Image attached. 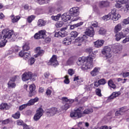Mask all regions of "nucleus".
<instances>
[{
    "mask_svg": "<svg viewBox=\"0 0 129 129\" xmlns=\"http://www.w3.org/2000/svg\"><path fill=\"white\" fill-rule=\"evenodd\" d=\"M92 112H93L92 108L84 109V107H80L75 110L74 112H71L70 115L71 117L74 119H78V118H81V117L84 116V114H90Z\"/></svg>",
    "mask_w": 129,
    "mask_h": 129,
    "instance_id": "1",
    "label": "nucleus"
},
{
    "mask_svg": "<svg viewBox=\"0 0 129 129\" xmlns=\"http://www.w3.org/2000/svg\"><path fill=\"white\" fill-rule=\"evenodd\" d=\"M86 51L89 53V55L86 58L87 62L82 66V70L84 71L93 68V59L96 57L92 48H87Z\"/></svg>",
    "mask_w": 129,
    "mask_h": 129,
    "instance_id": "2",
    "label": "nucleus"
},
{
    "mask_svg": "<svg viewBox=\"0 0 129 129\" xmlns=\"http://www.w3.org/2000/svg\"><path fill=\"white\" fill-rule=\"evenodd\" d=\"M78 16H79V8L73 7L70 10L69 13H64L61 16V19L63 22H67L71 19V17L75 18Z\"/></svg>",
    "mask_w": 129,
    "mask_h": 129,
    "instance_id": "3",
    "label": "nucleus"
},
{
    "mask_svg": "<svg viewBox=\"0 0 129 129\" xmlns=\"http://www.w3.org/2000/svg\"><path fill=\"white\" fill-rule=\"evenodd\" d=\"M3 37V40L0 42V47L3 48L6 46V44L8 42V39H11L12 36L14 35V32L9 29H5L2 32Z\"/></svg>",
    "mask_w": 129,
    "mask_h": 129,
    "instance_id": "4",
    "label": "nucleus"
},
{
    "mask_svg": "<svg viewBox=\"0 0 129 129\" xmlns=\"http://www.w3.org/2000/svg\"><path fill=\"white\" fill-rule=\"evenodd\" d=\"M102 54L106 59H110L112 56L111 55V49L108 46H105L102 50Z\"/></svg>",
    "mask_w": 129,
    "mask_h": 129,
    "instance_id": "5",
    "label": "nucleus"
},
{
    "mask_svg": "<svg viewBox=\"0 0 129 129\" xmlns=\"http://www.w3.org/2000/svg\"><path fill=\"white\" fill-rule=\"evenodd\" d=\"M46 33H47V32L45 30H40L38 32V33H36L34 35V39H36V40H39V39H44L45 36H46Z\"/></svg>",
    "mask_w": 129,
    "mask_h": 129,
    "instance_id": "6",
    "label": "nucleus"
},
{
    "mask_svg": "<svg viewBox=\"0 0 129 129\" xmlns=\"http://www.w3.org/2000/svg\"><path fill=\"white\" fill-rule=\"evenodd\" d=\"M44 113V110L42 108H39L37 111L36 113L34 115V119L35 121L39 120L42 117V115Z\"/></svg>",
    "mask_w": 129,
    "mask_h": 129,
    "instance_id": "7",
    "label": "nucleus"
},
{
    "mask_svg": "<svg viewBox=\"0 0 129 129\" xmlns=\"http://www.w3.org/2000/svg\"><path fill=\"white\" fill-rule=\"evenodd\" d=\"M48 64L51 65V66H53V67H56V66L59 65L58 60H57V56L53 55L50 58Z\"/></svg>",
    "mask_w": 129,
    "mask_h": 129,
    "instance_id": "8",
    "label": "nucleus"
},
{
    "mask_svg": "<svg viewBox=\"0 0 129 129\" xmlns=\"http://www.w3.org/2000/svg\"><path fill=\"white\" fill-rule=\"evenodd\" d=\"M33 78V73L32 72L24 73L22 75V80L23 81H28Z\"/></svg>",
    "mask_w": 129,
    "mask_h": 129,
    "instance_id": "9",
    "label": "nucleus"
},
{
    "mask_svg": "<svg viewBox=\"0 0 129 129\" xmlns=\"http://www.w3.org/2000/svg\"><path fill=\"white\" fill-rule=\"evenodd\" d=\"M75 63V59L73 57H70L68 60H62V64L63 66H72L74 65Z\"/></svg>",
    "mask_w": 129,
    "mask_h": 129,
    "instance_id": "10",
    "label": "nucleus"
},
{
    "mask_svg": "<svg viewBox=\"0 0 129 129\" xmlns=\"http://www.w3.org/2000/svg\"><path fill=\"white\" fill-rule=\"evenodd\" d=\"M58 112L59 110L55 107H52L46 111L47 115H48V116H53V115H54L56 113H58Z\"/></svg>",
    "mask_w": 129,
    "mask_h": 129,
    "instance_id": "11",
    "label": "nucleus"
},
{
    "mask_svg": "<svg viewBox=\"0 0 129 129\" xmlns=\"http://www.w3.org/2000/svg\"><path fill=\"white\" fill-rule=\"evenodd\" d=\"M19 57H23L25 60H29V58H31L32 56L31 52H25V51L21 50L19 53Z\"/></svg>",
    "mask_w": 129,
    "mask_h": 129,
    "instance_id": "12",
    "label": "nucleus"
},
{
    "mask_svg": "<svg viewBox=\"0 0 129 129\" xmlns=\"http://www.w3.org/2000/svg\"><path fill=\"white\" fill-rule=\"evenodd\" d=\"M29 94L28 95L29 97H32V96H34V95L37 94V92H36V86L35 84H31L29 86Z\"/></svg>",
    "mask_w": 129,
    "mask_h": 129,
    "instance_id": "13",
    "label": "nucleus"
},
{
    "mask_svg": "<svg viewBox=\"0 0 129 129\" xmlns=\"http://www.w3.org/2000/svg\"><path fill=\"white\" fill-rule=\"evenodd\" d=\"M116 9H113L111 13V16L112 15V20L113 21H118V19L120 18V15L116 14Z\"/></svg>",
    "mask_w": 129,
    "mask_h": 129,
    "instance_id": "14",
    "label": "nucleus"
},
{
    "mask_svg": "<svg viewBox=\"0 0 129 129\" xmlns=\"http://www.w3.org/2000/svg\"><path fill=\"white\" fill-rule=\"evenodd\" d=\"M116 34L115 35V40L118 42L121 40V39H123V38H125V34H123V32H120L118 33H115Z\"/></svg>",
    "mask_w": 129,
    "mask_h": 129,
    "instance_id": "15",
    "label": "nucleus"
},
{
    "mask_svg": "<svg viewBox=\"0 0 129 129\" xmlns=\"http://www.w3.org/2000/svg\"><path fill=\"white\" fill-rule=\"evenodd\" d=\"M85 34L89 37H93L94 36V29L92 27H89L85 31Z\"/></svg>",
    "mask_w": 129,
    "mask_h": 129,
    "instance_id": "16",
    "label": "nucleus"
},
{
    "mask_svg": "<svg viewBox=\"0 0 129 129\" xmlns=\"http://www.w3.org/2000/svg\"><path fill=\"white\" fill-rule=\"evenodd\" d=\"M116 3H118L120 5H124L125 4V7L127 11H129V1L128 0H116Z\"/></svg>",
    "mask_w": 129,
    "mask_h": 129,
    "instance_id": "17",
    "label": "nucleus"
},
{
    "mask_svg": "<svg viewBox=\"0 0 129 129\" xmlns=\"http://www.w3.org/2000/svg\"><path fill=\"white\" fill-rule=\"evenodd\" d=\"M72 42V39L71 37L68 36L64 38L62 41V43L63 45H66V46H68V45H71V42Z\"/></svg>",
    "mask_w": 129,
    "mask_h": 129,
    "instance_id": "18",
    "label": "nucleus"
},
{
    "mask_svg": "<svg viewBox=\"0 0 129 129\" xmlns=\"http://www.w3.org/2000/svg\"><path fill=\"white\" fill-rule=\"evenodd\" d=\"M74 81H76L75 83L77 86L81 85L82 82H83V79L79 77V76L75 77Z\"/></svg>",
    "mask_w": 129,
    "mask_h": 129,
    "instance_id": "19",
    "label": "nucleus"
},
{
    "mask_svg": "<svg viewBox=\"0 0 129 129\" xmlns=\"http://www.w3.org/2000/svg\"><path fill=\"white\" fill-rule=\"evenodd\" d=\"M104 44V40H98L94 42L95 47L96 48H100L102 46H103Z\"/></svg>",
    "mask_w": 129,
    "mask_h": 129,
    "instance_id": "20",
    "label": "nucleus"
},
{
    "mask_svg": "<svg viewBox=\"0 0 129 129\" xmlns=\"http://www.w3.org/2000/svg\"><path fill=\"white\" fill-rule=\"evenodd\" d=\"M10 17L12 22L13 23V24H15V23H18L20 19H21V17H20V16H15V15L14 14H12Z\"/></svg>",
    "mask_w": 129,
    "mask_h": 129,
    "instance_id": "21",
    "label": "nucleus"
},
{
    "mask_svg": "<svg viewBox=\"0 0 129 129\" xmlns=\"http://www.w3.org/2000/svg\"><path fill=\"white\" fill-rule=\"evenodd\" d=\"M39 101V99L38 97H35L34 99H30L28 103H27L28 106H31V105H34L36 102H38Z\"/></svg>",
    "mask_w": 129,
    "mask_h": 129,
    "instance_id": "22",
    "label": "nucleus"
},
{
    "mask_svg": "<svg viewBox=\"0 0 129 129\" xmlns=\"http://www.w3.org/2000/svg\"><path fill=\"white\" fill-rule=\"evenodd\" d=\"M99 71H100V68L96 67L90 72V74L92 76H96L99 73Z\"/></svg>",
    "mask_w": 129,
    "mask_h": 129,
    "instance_id": "23",
    "label": "nucleus"
},
{
    "mask_svg": "<svg viewBox=\"0 0 129 129\" xmlns=\"http://www.w3.org/2000/svg\"><path fill=\"white\" fill-rule=\"evenodd\" d=\"M108 6H109V2L108 1H101L99 3V7L101 9L108 7Z\"/></svg>",
    "mask_w": 129,
    "mask_h": 129,
    "instance_id": "24",
    "label": "nucleus"
},
{
    "mask_svg": "<svg viewBox=\"0 0 129 129\" xmlns=\"http://www.w3.org/2000/svg\"><path fill=\"white\" fill-rule=\"evenodd\" d=\"M86 59H87L86 57L84 56H83L82 57H79L78 61L77 62V64H78L79 66L82 65L83 63L85 62V61H87V60Z\"/></svg>",
    "mask_w": 129,
    "mask_h": 129,
    "instance_id": "25",
    "label": "nucleus"
},
{
    "mask_svg": "<svg viewBox=\"0 0 129 129\" xmlns=\"http://www.w3.org/2000/svg\"><path fill=\"white\" fill-rule=\"evenodd\" d=\"M119 95H120V92H113L109 97V100H111V99H113L115 98V97H117Z\"/></svg>",
    "mask_w": 129,
    "mask_h": 129,
    "instance_id": "26",
    "label": "nucleus"
},
{
    "mask_svg": "<svg viewBox=\"0 0 129 129\" xmlns=\"http://www.w3.org/2000/svg\"><path fill=\"white\" fill-rule=\"evenodd\" d=\"M125 112V110H124V107H122L119 109V111H116L115 113V115L116 116H119V115H122L123 113Z\"/></svg>",
    "mask_w": 129,
    "mask_h": 129,
    "instance_id": "27",
    "label": "nucleus"
},
{
    "mask_svg": "<svg viewBox=\"0 0 129 129\" xmlns=\"http://www.w3.org/2000/svg\"><path fill=\"white\" fill-rule=\"evenodd\" d=\"M10 108V106L7 103H3L0 105V109L2 110H7Z\"/></svg>",
    "mask_w": 129,
    "mask_h": 129,
    "instance_id": "28",
    "label": "nucleus"
},
{
    "mask_svg": "<svg viewBox=\"0 0 129 129\" xmlns=\"http://www.w3.org/2000/svg\"><path fill=\"white\" fill-rule=\"evenodd\" d=\"M121 29H122V26L120 23H119L115 26L114 32V33H118L120 31H121Z\"/></svg>",
    "mask_w": 129,
    "mask_h": 129,
    "instance_id": "29",
    "label": "nucleus"
},
{
    "mask_svg": "<svg viewBox=\"0 0 129 129\" xmlns=\"http://www.w3.org/2000/svg\"><path fill=\"white\" fill-rule=\"evenodd\" d=\"M66 28H61L60 29V31H59V33L60 34V37H61V38H63L64 37H66V35H67V32H66L65 31V30H66Z\"/></svg>",
    "mask_w": 129,
    "mask_h": 129,
    "instance_id": "30",
    "label": "nucleus"
},
{
    "mask_svg": "<svg viewBox=\"0 0 129 129\" xmlns=\"http://www.w3.org/2000/svg\"><path fill=\"white\" fill-rule=\"evenodd\" d=\"M87 39V37L86 35H84L82 37H79L78 38L76 39V42H83V41H85Z\"/></svg>",
    "mask_w": 129,
    "mask_h": 129,
    "instance_id": "31",
    "label": "nucleus"
},
{
    "mask_svg": "<svg viewBox=\"0 0 129 129\" xmlns=\"http://www.w3.org/2000/svg\"><path fill=\"white\" fill-rule=\"evenodd\" d=\"M83 25V22H81L80 23L74 24L71 26L70 29L73 30L75 28H78V27H80V26H82Z\"/></svg>",
    "mask_w": 129,
    "mask_h": 129,
    "instance_id": "32",
    "label": "nucleus"
},
{
    "mask_svg": "<svg viewBox=\"0 0 129 129\" xmlns=\"http://www.w3.org/2000/svg\"><path fill=\"white\" fill-rule=\"evenodd\" d=\"M108 85L109 87H111V88H113V89H115V88H116V86L113 83V81H112V80H110L108 82Z\"/></svg>",
    "mask_w": 129,
    "mask_h": 129,
    "instance_id": "33",
    "label": "nucleus"
},
{
    "mask_svg": "<svg viewBox=\"0 0 129 129\" xmlns=\"http://www.w3.org/2000/svg\"><path fill=\"white\" fill-rule=\"evenodd\" d=\"M37 24L38 27H43L46 25V21L40 19L38 20Z\"/></svg>",
    "mask_w": 129,
    "mask_h": 129,
    "instance_id": "34",
    "label": "nucleus"
},
{
    "mask_svg": "<svg viewBox=\"0 0 129 129\" xmlns=\"http://www.w3.org/2000/svg\"><path fill=\"white\" fill-rule=\"evenodd\" d=\"M8 85L9 88H15L16 87V84L12 81H10L8 83Z\"/></svg>",
    "mask_w": 129,
    "mask_h": 129,
    "instance_id": "35",
    "label": "nucleus"
},
{
    "mask_svg": "<svg viewBox=\"0 0 129 129\" xmlns=\"http://www.w3.org/2000/svg\"><path fill=\"white\" fill-rule=\"evenodd\" d=\"M78 36V33L76 31H72L71 33V39H73V40H74L76 37Z\"/></svg>",
    "mask_w": 129,
    "mask_h": 129,
    "instance_id": "36",
    "label": "nucleus"
},
{
    "mask_svg": "<svg viewBox=\"0 0 129 129\" xmlns=\"http://www.w3.org/2000/svg\"><path fill=\"white\" fill-rule=\"evenodd\" d=\"M61 18V14H57L56 16H51V19L52 20H53V21H59V19Z\"/></svg>",
    "mask_w": 129,
    "mask_h": 129,
    "instance_id": "37",
    "label": "nucleus"
},
{
    "mask_svg": "<svg viewBox=\"0 0 129 129\" xmlns=\"http://www.w3.org/2000/svg\"><path fill=\"white\" fill-rule=\"evenodd\" d=\"M44 53H45V51L43 49H40L38 51L37 54L34 55V57L35 58H37L38 56H43Z\"/></svg>",
    "mask_w": 129,
    "mask_h": 129,
    "instance_id": "38",
    "label": "nucleus"
},
{
    "mask_svg": "<svg viewBox=\"0 0 129 129\" xmlns=\"http://www.w3.org/2000/svg\"><path fill=\"white\" fill-rule=\"evenodd\" d=\"M11 122H12V119L11 118H8L2 121V124H8V123H11Z\"/></svg>",
    "mask_w": 129,
    "mask_h": 129,
    "instance_id": "39",
    "label": "nucleus"
},
{
    "mask_svg": "<svg viewBox=\"0 0 129 129\" xmlns=\"http://www.w3.org/2000/svg\"><path fill=\"white\" fill-rule=\"evenodd\" d=\"M103 20L104 21H108L109 20H110L111 19V14L110 13H109L107 15H106L102 18Z\"/></svg>",
    "mask_w": 129,
    "mask_h": 129,
    "instance_id": "40",
    "label": "nucleus"
},
{
    "mask_svg": "<svg viewBox=\"0 0 129 129\" xmlns=\"http://www.w3.org/2000/svg\"><path fill=\"white\" fill-rule=\"evenodd\" d=\"M35 18L36 16L34 15L30 16L27 18V22H28V23H32V22L35 20Z\"/></svg>",
    "mask_w": 129,
    "mask_h": 129,
    "instance_id": "41",
    "label": "nucleus"
},
{
    "mask_svg": "<svg viewBox=\"0 0 129 129\" xmlns=\"http://www.w3.org/2000/svg\"><path fill=\"white\" fill-rule=\"evenodd\" d=\"M20 116H21V113H20L19 111H18L16 113H15L14 114L12 115V117L16 119L20 118Z\"/></svg>",
    "mask_w": 129,
    "mask_h": 129,
    "instance_id": "42",
    "label": "nucleus"
},
{
    "mask_svg": "<svg viewBox=\"0 0 129 129\" xmlns=\"http://www.w3.org/2000/svg\"><path fill=\"white\" fill-rule=\"evenodd\" d=\"M37 2L39 5H46L49 3V0H37Z\"/></svg>",
    "mask_w": 129,
    "mask_h": 129,
    "instance_id": "43",
    "label": "nucleus"
},
{
    "mask_svg": "<svg viewBox=\"0 0 129 129\" xmlns=\"http://www.w3.org/2000/svg\"><path fill=\"white\" fill-rule=\"evenodd\" d=\"M48 10L49 14H54L56 11V8L54 7H49Z\"/></svg>",
    "mask_w": 129,
    "mask_h": 129,
    "instance_id": "44",
    "label": "nucleus"
},
{
    "mask_svg": "<svg viewBox=\"0 0 129 129\" xmlns=\"http://www.w3.org/2000/svg\"><path fill=\"white\" fill-rule=\"evenodd\" d=\"M96 94L99 96V97H101L102 95L101 94V90L99 88L96 89Z\"/></svg>",
    "mask_w": 129,
    "mask_h": 129,
    "instance_id": "45",
    "label": "nucleus"
},
{
    "mask_svg": "<svg viewBox=\"0 0 129 129\" xmlns=\"http://www.w3.org/2000/svg\"><path fill=\"white\" fill-rule=\"evenodd\" d=\"M71 106V105L69 103H66L64 105L62 106V109L63 110H67Z\"/></svg>",
    "mask_w": 129,
    "mask_h": 129,
    "instance_id": "46",
    "label": "nucleus"
},
{
    "mask_svg": "<svg viewBox=\"0 0 129 129\" xmlns=\"http://www.w3.org/2000/svg\"><path fill=\"white\" fill-rule=\"evenodd\" d=\"M68 74H69L70 76H72L73 75H74V74H75V71H74V70H73V69H69L68 70Z\"/></svg>",
    "mask_w": 129,
    "mask_h": 129,
    "instance_id": "47",
    "label": "nucleus"
},
{
    "mask_svg": "<svg viewBox=\"0 0 129 129\" xmlns=\"http://www.w3.org/2000/svg\"><path fill=\"white\" fill-rule=\"evenodd\" d=\"M51 93H52V87H50L47 89L46 94V95H51Z\"/></svg>",
    "mask_w": 129,
    "mask_h": 129,
    "instance_id": "48",
    "label": "nucleus"
},
{
    "mask_svg": "<svg viewBox=\"0 0 129 129\" xmlns=\"http://www.w3.org/2000/svg\"><path fill=\"white\" fill-rule=\"evenodd\" d=\"M98 81L100 85H104L106 83V80L104 79H100Z\"/></svg>",
    "mask_w": 129,
    "mask_h": 129,
    "instance_id": "49",
    "label": "nucleus"
},
{
    "mask_svg": "<svg viewBox=\"0 0 129 129\" xmlns=\"http://www.w3.org/2000/svg\"><path fill=\"white\" fill-rule=\"evenodd\" d=\"M115 7L117 9H119L120 10V11H121V10H122V9H123V6H122L121 4H119L118 3H117L115 4Z\"/></svg>",
    "mask_w": 129,
    "mask_h": 129,
    "instance_id": "50",
    "label": "nucleus"
},
{
    "mask_svg": "<svg viewBox=\"0 0 129 129\" xmlns=\"http://www.w3.org/2000/svg\"><path fill=\"white\" fill-rule=\"evenodd\" d=\"M69 76L68 75L64 77L65 79L64 80V83L66 84H69V83H70V81L69 80Z\"/></svg>",
    "mask_w": 129,
    "mask_h": 129,
    "instance_id": "51",
    "label": "nucleus"
},
{
    "mask_svg": "<svg viewBox=\"0 0 129 129\" xmlns=\"http://www.w3.org/2000/svg\"><path fill=\"white\" fill-rule=\"evenodd\" d=\"M123 34L125 35V37H126V35L129 34V28L127 27L123 29Z\"/></svg>",
    "mask_w": 129,
    "mask_h": 129,
    "instance_id": "52",
    "label": "nucleus"
},
{
    "mask_svg": "<svg viewBox=\"0 0 129 129\" xmlns=\"http://www.w3.org/2000/svg\"><path fill=\"white\" fill-rule=\"evenodd\" d=\"M23 51H28V50H30V46L28 44H24L23 46Z\"/></svg>",
    "mask_w": 129,
    "mask_h": 129,
    "instance_id": "53",
    "label": "nucleus"
},
{
    "mask_svg": "<svg viewBox=\"0 0 129 129\" xmlns=\"http://www.w3.org/2000/svg\"><path fill=\"white\" fill-rule=\"evenodd\" d=\"M35 61H36V59L34 57H31L29 60V64L33 65L35 63Z\"/></svg>",
    "mask_w": 129,
    "mask_h": 129,
    "instance_id": "54",
    "label": "nucleus"
},
{
    "mask_svg": "<svg viewBox=\"0 0 129 129\" xmlns=\"http://www.w3.org/2000/svg\"><path fill=\"white\" fill-rule=\"evenodd\" d=\"M62 26H63V22L62 21L58 22L55 24V27H56V28H61Z\"/></svg>",
    "mask_w": 129,
    "mask_h": 129,
    "instance_id": "55",
    "label": "nucleus"
},
{
    "mask_svg": "<svg viewBox=\"0 0 129 129\" xmlns=\"http://www.w3.org/2000/svg\"><path fill=\"white\" fill-rule=\"evenodd\" d=\"M27 106H28V104L27 103L23 104L19 107V110H23V109H25V108L27 107Z\"/></svg>",
    "mask_w": 129,
    "mask_h": 129,
    "instance_id": "56",
    "label": "nucleus"
},
{
    "mask_svg": "<svg viewBox=\"0 0 129 129\" xmlns=\"http://www.w3.org/2000/svg\"><path fill=\"white\" fill-rule=\"evenodd\" d=\"M127 42H129V35L126 36L125 39H124L122 41V44H126V43H127Z\"/></svg>",
    "mask_w": 129,
    "mask_h": 129,
    "instance_id": "57",
    "label": "nucleus"
},
{
    "mask_svg": "<svg viewBox=\"0 0 129 129\" xmlns=\"http://www.w3.org/2000/svg\"><path fill=\"white\" fill-rule=\"evenodd\" d=\"M123 24H124V25H128L129 24V17H128L126 19H125L124 20H123L122 22Z\"/></svg>",
    "mask_w": 129,
    "mask_h": 129,
    "instance_id": "58",
    "label": "nucleus"
},
{
    "mask_svg": "<svg viewBox=\"0 0 129 129\" xmlns=\"http://www.w3.org/2000/svg\"><path fill=\"white\" fill-rule=\"evenodd\" d=\"M17 123L18 125H22L23 126L24 125L25 122H24V121H23V120H18L17 121Z\"/></svg>",
    "mask_w": 129,
    "mask_h": 129,
    "instance_id": "59",
    "label": "nucleus"
},
{
    "mask_svg": "<svg viewBox=\"0 0 129 129\" xmlns=\"http://www.w3.org/2000/svg\"><path fill=\"white\" fill-rule=\"evenodd\" d=\"M45 43L49 44V43H50V42H51V36H48V37H46L45 39Z\"/></svg>",
    "mask_w": 129,
    "mask_h": 129,
    "instance_id": "60",
    "label": "nucleus"
},
{
    "mask_svg": "<svg viewBox=\"0 0 129 129\" xmlns=\"http://www.w3.org/2000/svg\"><path fill=\"white\" fill-rule=\"evenodd\" d=\"M105 33V30H104L103 28H101L99 31V34H100V35H104Z\"/></svg>",
    "mask_w": 129,
    "mask_h": 129,
    "instance_id": "61",
    "label": "nucleus"
},
{
    "mask_svg": "<svg viewBox=\"0 0 129 129\" xmlns=\"http://www.w3.org/2000/svg\"><path fill=\"white\" fill-rule=\"evenodd\" d=\"M92 25L95 28H97V27L98 26V23L96 21H93L92 22Z\"/></svg>",
    "mask_w": 129,
    "mask_h": 129,
    "instance_id": "62",
    "label": "nucleus"
},
{
    "mask_svg": "<svg viewBox=\"0 0 129 129\" xmlns=\"http://www.w3.org/2000/svg\"><path fill=\"white\" fill-rule=\"evenodd\" d=\"M121 75H122V76L124 78H125L126 77H128L129 72L123 73L122 74H121Z\"/></svg>",
    "mask_w": 129,
    "mask_h": 129,
    "instance_id": "63",
    "label": "nucleus"
},
{
    "mask_svg": "<svg viewBox=\"0 0 129 129\" xmlns=\"http://www.w3.org/2000/svg\"><path fill=\"white\" fill-rule=\"evenodd\" d=\"M23 129H31V126L27 125L26 123H24V124L23 125Z\"/></svg>",
    "mask_w": 129,
    "mask_h": 129,
    "instance_id": "64",
    "label": "nucleus"
}]
</instances>
